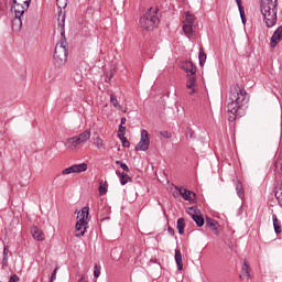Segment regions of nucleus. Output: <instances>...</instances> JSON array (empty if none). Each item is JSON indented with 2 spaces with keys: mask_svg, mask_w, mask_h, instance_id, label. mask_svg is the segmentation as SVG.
<instances>
[{
  "mask_svg": "<svg viewBox=\"0 0 282 282\" xmlns=\"http://www.w3.org/2000/svg\"><path fill=\"white\" fill-rule=\"evenodd\" d=\"M248 91L238 84L230 87L226 99L229 122H235L241 116V109L248 105Z\"/></svg>",
  "mask_w": 282,
  "mask_h": 282,
  "instance_id": "f257e3e1",
  "label": "nucleus"
},
{
  "mask_svg": "<svg viewBox=\"0 0 282 282\" xmlns=\"http://www.w3.org/2000/svg\"><path fill=\"white\" fill-rule=\"evenodd\" d=\"M260 10L267 28H274L276 25V0H261Z\"/></svg>",
  "mask_w": 282,
  "mask_h": 282,
  "instance_id": "f03ea898",
  "label": "nucleus"
},
{
  "mask_svg": "<svg viewBox=\"0 0 282 282\" xmlns=\"http://www.w3.org/2000/svg\"><path fill=\"white\" fill-rule=\"evenodd\" d=\"M158 23H160V18L158 17V9L155 8H150L139 20L141 30H145L147 32L155 30Z\"/></svg>",
  "mask_w": 282,
  "mask_h": 282,
  "instance_id": "7ed1b4c3",
  "label": "nucleus"
},
{
  "mask_svg": "<svg viewBox=\"0 0 282 282\" xmlns=\"http://www.w3.org/2000/svg\"><path fill=\"white\" fill-rule=\"evenodd\" d=\"M61 36H62V40L59 43L55 45V51H54V61L57 67H63V65L67 63V56L69 54V51L67 48V39H65V33L61 34Z\"/></svg>",
  "mask_w": 282,
  "mask_h": 282,
  "instance_id": "20e7f679",
  "label": "nucleus"
},
{
  "mask_svg": "<svg viewBox=\"0 0 282 282\" xmlns=\"http://www.w3.org/2000/svg\"><path fill=\"white\" fill-rule=\"evenodd\" d=\"M89 138H91V130H86L78 135L68 138L64 147L68 149V151H78V149H83V144H85Z\"/></svg>",
  "mask_w": 282,
  "mask_h": 282,
  "instance_id": "39448f33",
  "label": "nucleus"
},
{
  "mask_svg": "<svg viewBox=\"0 0 282 282\" xmlns=\"http://www.w3.org/2000/svg\"><path fill=\"white\" fill-rule=\"evenodd\" d=\"M77 217H79V219L75 225V237H83L89 224V207H83Z\"/></svg>",
  "mask_w": 282,
  "mask_h": 282,
  "instance_id": "423d86ee",
  "label": "nucleus"
},
{
  "mask_svg": "<svg viewBox=\"0 0 282 282\" xmlns=\"http://www.w3.org/2000/svg\"><path fill=\"white\" fill-rule=\"evenodd\" d=\"M13 3L15 6V9H14L15 17L13 19V28L21 30V25H23V20L21 18L23 17V14H25L28 8H30V4L23 3L20 1H17Z\"/></svg>",
  "mask_w": 282,
  "mask_h": 282,
  "instance_id": "0eeeda50",
  "label": "nucleus"
},
{
  "mask_svg": "<svg viewBox=\"0 0 282 282\" xmlns=\"http://www.w3.org/2000/svg\"><path fill=\"white\" fill-rule=\"evenodd\" d=\"M195 21H197V18L193 13L188 11L184 13L183 32L188 39L194 34L193 28H195Z\"/></svg>",
  "mask_w": 282,
  "mask_h": 282,
  "instance_id": "6e6552de",
  "label": "nucleus"
},
{
  "mask_svg": "<svg viewBox=\"0 0 282 282\" xmlns=\"http://www.w3.org/2000/svg\"><path fill=\"white\" fill-rule=\"evenodd\" d=\"M56 6L58 10V15H57V22H58V28H61V34L62 36L65 34V8H67V0H56Z\"/></svg>",
  "mask_w": 282,
  "mask_h": 282,
  "instance_id": "1a4fd4ad",
  "label": "nucleus"
},
{
  "mask_svg": "<svg viewBox=\"0 0 282 282\" xmlns=\"http://www.w3.org/2000/svg\"><path fill=\"white\" fill-rule=\"evenodd\" d=\"M151 139H149V131L145 129L141 130V138L135 147V151H149Z\"/></svg>",
  "mask_w": 282,
  "mask_h": 282,
  "instance_id": "9d476101",
  "label": "nucleus"
},
{
  "mask_svg": "<svg viewBox=\"0 0 282 282\" xmlns=\"http://www.w3.org/2000/svg\"><path fill=\"white\" fill-rule=\"evenodd\" d=\"M87 163L73 164L62 171V175H72V173H85L87 171Z\"/></svg>",
  "mask_w": 282,
  "mask_h": 282,
  "instance_id": "9b49d317",
  "label": "nucleus"
},
{
  "mask_svg": "<svg viewBox=\"0 0 282 282\" xmlns=\"http://www.w3.org/2000/svg\"><path fill=\"white\" fill-rule=\"evenodd\" d=\"M175 189L180 193L181 197H183V199H185V202H195V199H197V194H195V192L189 191L187 188L184 187H175Z\"/></svg>",
  "mask_w": 282,
  "mask_h": 282,
  "instance_id": "f8f14e48",
  "label": "nucleus"
},
{
  "mask_svg": "<svg viewBox=\"0 0 282 282\" xmlns=\"http://www.w3.org/2000/svg\"><path fill=\"white\" fill-rule=\"evenodd\" d=\"M186 89H189L188 96L197 94V78L195 75H187Z\"/></svg>",
  "mask_w": 282,
  "mask_h": 282,
  "instance_id": "ddd939ff",
  "label": "nucleus"
},
{
  "mask_svg": "<svg viewBox=\"0 0 282 282\" xmlns=\"http://www.w3.org/2000/svg\"><path fill=\"white\" fill-rule=\"evenodd\" d=\"M282 41V25L279 26L273 35L271 36V42H270V45L271 47H275L276 45H279V43H281Z\"/></svg>",
  "mask_w": 282,
  "mask_h": 282,
  "instance_id": "4468645a",
  "label": "nucleus"
},
{
  "mask_svg": "<svg viewBox=\"0 0 282 282\" xmlns=\"http://www.w3.org/2000/svg\"><path fill=\"white\" fill-rule=\"evenodd\" d=\"M189 210L194 212V214L192 215V219L195 221L196 226H198V228H202V226H204V217L199 213V209L191 207Z\"/></svg>",
  "mask_w": 282,
  "mask_h": 282,
  "instance_id": "2eb2a0df",
  "label": "nucleus"
},
{
  "mask_svg": "<svg viewBox=\"0 0 282 282\" xmlns=\"http://www.w3.org/2000/svg\"><path fill=\"white\" fill-rule=\"evenodd\" d=\"M182 69L186 72L187 76H195L197 74V68L193 65V62H183Z\"/></svg>",
  "mask_w": 282,
  "mask_h": 282,
  "instance_id": "dca6fc26",
  "label": "nucleus"
},
{
  "mask_svg": "<svg viewBox=\"0 0 282 282\" xmlns=\"http://www.w3.org/2000/svg\"><path fill=\"white\" fill-rule=\"evenodd\" d=\"M31 235L36 241H45V234L36 226L31 227Z\"/></svg>",
  "mask_w": 282,
  "mask_h": 282,
  "instance_id": "f3484780",
  "label": "nucleus"
},
{
  "mask_svg": "<svg viewBox=\"0 0 282 282\" xmlns=\"http://www.w3.org/2000/svg\"><path fill=\"white\" fill-rule=\"evenodd\" d=\"M250 272H252V270L250 269V265H248V261L245 260L240 271V279H252V274Z\"/></svg>",
  "mask_w": 282,
  "mask_h": 282,
  "instance_id": "a211bd4d",
  "label": "nucleus"
},
{
  "mask_svg": "<svg viewBox=\"0 0 282 282\" xmlns=\"http://www.w3.org/2000/svg\"><path fill=\"white\" fill-rule=\"evenodd\" d=\"M174 259L177 265V270H184V262L182 261V251H180V249L175 250Z\"/></svg>",
  "mask_w": 282,
  "mask_h": 282,
  "instance_id": "6ab92c4d",
  "label": "nucleus"
},
{
  "mask_svg": "<svg viewBox=\"0 0 282 282\" xmlns=\"http://www.w3.org/2000/svg\"><path fill=\"white\" fill-rule=\"evenodd\" d=\"M272 219H273V228L275 234L281 235L282 232L281 220H279V218L276 217V214L272 215Z\"/></svg>",
  "mask_w": 282,
  "mask_h": 282,
  "instance_id": "aec40b11",
  "label": "nucleus"
},
{
  "mask_svg": "<svg viewBox=\"0 0 282 282\" xmlns=\"http://www.w3.org/2000/svg\"><path fill=\"white\" fill-rule=\"evenodd\" d=\"M119 177H120L121 186H124L126 184H129V182H133V178H131V176H129V174H127L124 172L119 173Z\"/></svg>",
  "mask_w": 282,
  "mask_h": 282,
  "instance_id": "412c9836",
  "label": "nucleus"
},
{
  "mask_svg": "<svg viewBox=\"0 0 282 282\" xmlns=\"http://www.w3.org/2000/svg\"><path fill=\"white\" fill-rule=\"evenodd\" d=\"M275 198L278 199L279 206L282 207V182L275 187Z\"/></svg>",
  "mask_w": 282,
  "mask_h": 282,
  "instance_id": "4be33fe9",
  "label": "nucleus"
},
{
  "mask_svg": "<svg viewBox=\"0 0 282 282\" xmlns=\"http://www.w3.org/2000/svg\"><path fill=\"white\" fill-rule=\"evenodd\" d=\"M176 228L178 230V234L184 235V228H186V223L184 221V218L177 219Z\"/></svg>",
  "mask_w": 282,
  "mask_h": 282,
  "instance_id": "5701e85b",
  "label": "nucleus"
},
{
  "mask_svg": "<svg viewBox=\"0 0 282 282\" xmlns=\"http://www.w3.org/2000/svg\"><path fill=\"white\" fill-rule=\"evenodd\" d=\"M236 193L240 199H243V185L239 181L236 182Z\"/></svg>",
  "mask_w": 282,
  "mask_h": 282,
  "instance_id": "b1692460",
  "label": "nucleus"
},
{
  "mask_svg": "<svg viewBox=\"0 0 282 282\" xmlns=\"http://www.w3.org/2000/svg\"><path fill=\"white\" fill-rule=\"evenodd\" d=\"M110 102L115 107V109H119V111H122V106L118 102V98H116L115 95H110Z\"/></svg>",
  "mask_w": 282,
  "mask_h": 282,
  "instance_id": "393cba45",
  "label": "nucleus"
},
{
  "mask_svg": "<svg viewBox=\"0 0 282 282\" xmlns=\"http://www.w3.org/2000/svg\"><path fill=\"white\" fill-rule=\"evenodd\" d=\"M206 226H208V228H210L212 230H217V220L213 218H207Z\"/></svg>",
  "mask_w": 282,
  "mask_h": 282,
  "instance_id": "a878e982",
  "label": "nucleus"
},
{
  "mask_svg": "<svg viewBox=\"0 0 282 282\" xmlns=\"http://www.w3.org/2000/svg\"><path fill=\"white\" fill-rule=\"evenodd\" d=\"M198 59L200 66H203L204 63H206V52H204L203 47L199 48Z\"/></svg>",
  "mask_w": 282,
  "mask_h": 282,
  "instance_id": "bb28decb",
  "label": "nucleus"
},
{
  "mask_svg": "<svg viewBox=\"0 0 282 282\" xmlns=\"http://www.w3.org/2000/svg\"><path fill=\"white\" fill-rule=\"evenodd\" d=\"M107 188H109V184H107V182L105 183H100L99 185V195H107Z\"/></svg>",
  "mask_w": 282,
  "mask_h": 282,
  "instance_id": "cd10ccee",
  "label": "nucleus"
},
{
  "mask_svg": "<svg viewBox=\"0 0 282 282\" xmlns=\"http://www.w3.org/2000/svg\"><path fill=\"white\" fill-rule=\"evenodd\" d=\"M95 147L98 149H105V141L100 137H97L95 139Z\"/></svg>",
  "mask_w": 282,
  "mask_h": 282,
  "instance_id": "c85d7f7f",
  "label": "nucleus"
},
{
  "mask_svg": "<svg viewBox=\"0 0 282 282\" xmlns=\"http://www.w3.org/2000/svg\"><path fill=\"white\" fill-rule=\"evenodd\" d=\"M115 164L120 166V169H122V171H126V173H129L130 170L127 163H122L121 161H115Z\"/></svg>",
  "mask_w": 282,
  "mask_h": 282,
  "instance_id": "c756f323",
  "label": "nucleus"
},
{
  "mask_svg": "<svg viewBox=\"0 0 282 282\" xmlns=\"http://www.w3.org/2000/svg\"><path fill=\"white\" fill-rule=\"evenodd\" d=\"M126 131H127V128L124 126H119L118 138L119 139H124Z\"/></svg>",
  "mask_w": 282,
  "mask_h": 282,
  "instance_id": "7c9ffc66",
  "label": "nucleus"
},
{
  "mask_svg": "<svg viewBox=\"0 0 282 282\" xmlns=\"http://www.w3.org/2000/svg\"><path fill=\"white\" fill-rule=\"evenodd\" d=\"M238 10H239L242 23H246V12L243 11V7L242 6L238 7Z\"/></svg>",
  "mask_w": 282,
  "mask_h": 282,
  "instance_id": "2f4dec72",
  "label": "nucleus"
},
{
  "mask_svg": "<svg viewBox=\"0 0 282 282\" xmlns=\"http://www.w3.org/2000/svg\"><path fill=\"white\" fill-rule=\"evenodd\" d=\"M94 276L95 279H98V276H100V265L95 264L94 267Z\"/></svg>",
  "mask_w": 282,
  "mask_h": 282,
  "instance_id": "473e14b6",
  "label": "nucleus"
},
{
  "mask_svg": "<svg viewBox=\"0 0 282 282\" xmlns=\"http://www.w3.org/2000/svg\"><path fill=\"white\" fill-rule=\"evenodd\" d=\"M119 140H121V144L126 149H129V147H131V143L129 142V140H127V138L123 137V139H119Z\"/></svg>",
  "mask_w": 282,
  "mask_h": 282,
  "instance_id": "72a5a7b5",
  "label": "nucleus"
},
{
  "mask_svg": "<svg viewBox=\"0 0 282 282\" xmlns=\"http://www.w3.org/2000/svg\"><path fill=\"white\" fill-rule=\"evenodd\" d=\"M6 10H8V6L1 3L0 1V17H3V14H6Z\"/></svg>",
  "mask_w": 282,
  "mask_h": 282,
  "instance_id": "f704fd0d",
  "label": "nucleus"
},
{
  "mask_svg": "<svg viewBox=\"0 0 282 282\" xmlns=\"http://www.w3.org/2000/svg\"><path fill=\"white\" fill-rule=\"evenodd\" d=\"M56 272H58V269H57V268H55L54 271H53L52 274H51V282L56 281Z\"/></svg>",
  "mask_w": 282,
  "mask_h": 282,
  "instance_id": "c9c22d12",
  "label": "nucleus"
},
{
  "mask_svg": "<svg viewBox=\"0 0 282 282\" xmlns=\"http://www.w3.org/2000/svg\"><path fill=\"white\" fill-rule=\"evenodd\" d=\"M17 1H20V3H26V6H30V3H32V0H12L13 3H17Z\"/></svg>",
  "mask_w": 282,
  "mask_h": 282,
  "instance_id": "e433bc0d",
  "label": "nucleus"
},
{
  "mask_svg": "<svg viewBox=\"0 0 282 282\" xmlns=\"http://www.w3.org/2000/svg\"><path fill=\"white\" fill-rule=\"evenodd\" d=\"M2 268H8V256H3L2 258Z\"/></svg>",
  "mask_w": 282,
  "mask_h": 282,
  "instance_id": "4c0bfd02",
  "label": "nucleus"
},
{
  "mask_svg": "<svg viewBox=\"0 0 282 282\" xmlns=\"http://www.w3.org/2000/svg\"><path fill=\"white\" fill-rule=\"evenodd\" d=\"M18 281H19V275L17 274L11 275L9 279V282H18Z\"/></svg>",
  "mask_w": 282,
  "mask_h": 282,
  "instance_id": "58836bf2",
  "label": "nucleus"
},
{
  "mask_svg": "<svg viewBox=\"0 0 282 282\" xmlns=\"http://www.w3.org/2000/svg\"><path fill=\"white\" fill-rule=\"evenodd\" d=\"M161 135L166 139L171 138V133L169 131H162Z\"/></svg>",
  "mask_w": 282,
  "mask_h": 282,
  "instance_id": "ea45409f",
  "label": "nucleus"
},
{
  "mask_svg": "<svg viewBox=\"0 0 282 282\" xmlns=\"http://www.w3.org/2000/svg\"><path fill=\"white\" fill-rule=\"evenodd\" d=\"M167 232L173 237V235H175V229H173L172 227H167Z\"/></svg>",
  "mask_w": 282,
  "mask_h": 282,
  "instance_id": "a19ab883",
  "label": "nucleus"
},
{
  "mask_svg": "<svg viewBox=\"0 0 282 282\" xmlns=\"http://www.w3.org/2000/svg\"><path fill=\"white\" fill-rule=\"evenodd\" d=\"M123 124H127V118L124 117L121 118L120 127H122Z\"/></svg>",
  "mask_w": 282,
  "mask_h": 282,
  "instance_id": "79ce46f5",
  "label": "nucleus"
},
{
  "mask_svg": "<svg viewBox=\"0 0 282 282\" xmlns=\"http://www.w3.org/2000/svg\"><path fill=\"white\" fill-rule=\"evenodd\" d=\"M3 257H8V247L3 248Z\"/></svg>",
  "mask_w": 282,
  "mask_h": 282,
  "instance_id": "37998d69",
  "label": "nucleus"
},
{
  "mask_svg": "<svg viewBox=\"0 0 282 282\" xmlns=\"http://www.w3.org/2000/svg\"><path fill=\"white\" fill-rule=\"evenodd\" d=\"M238 8H241V0H236Z\"/></svg>",
  "mask_w": 282,
  "mask_h": 282,
  "instance_id": "c03bdc74",
  "label": "nucleus"
},
{
  "mask_svg": "<svg viewBox=\"0 0 282 282\" xmlns=\"http://www.w3.org/2000/svg\"><path fill=\"white\" fill-rule=\"evenodd\" d=\"M187 131L191 133V138H193V130L187 129Z\"/></svg>",
  "mask_w": 282,
  "mask_h": 282,
  "instance_id": "a18cd8bd",
  "label": "nucleus"
}]
</instances>
